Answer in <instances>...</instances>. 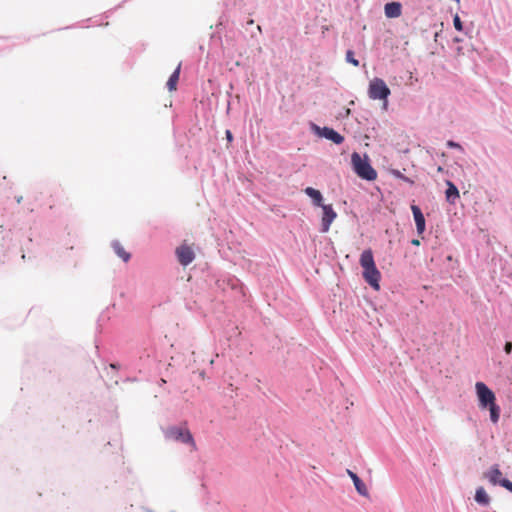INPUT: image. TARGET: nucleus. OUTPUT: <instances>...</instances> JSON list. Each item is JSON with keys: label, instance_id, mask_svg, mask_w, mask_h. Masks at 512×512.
Returning a JSON list of instances; mask_svg holds the SVG:
<instances>
[{"label": "nucleus", "instance_id": "f257e3e1", "mask_svg": "<svg viewBox=\"0 0 512 512\" xmlns=\"http://www.w3.org/2000/svg\"><path fill=\"white\" fill-rule=\"evenodd\" d=\"M475 388L479 399V406L482 409L488 408L491 421L497 423L500 417V408L496 404L495 394L483 382H477Z\"/></svg>", "mask_w": 512, "mask_h": 512}, {"label": "nucleus", "instance_id": "f03ea898", "mask_svg": "<svg viewBox=\"0 0 512 512\" xmlns=\"http://www.w3.org/2000/svg\"><path fill=\"white\" fill-rule=\"evenodd\" d=\"M360 265L363 268V278L374 289H379L381 274L377 269L371 249L364 250L360 256Z\"/></svg>", "mask_w": 512, "mask_h": 512}, {"label": "nucleus", "instance_id": "7ed1b4c3", "mask_svg": "<svg viewBox=\"0 0 512 512\" xmlns=\"http://www.w3.org/2000/svg\"><path fill=\"white\" fill-rule=\"evenodd\" d=\"M164 436L167 440L177 441L190 445L192 451L197 450L196 442L186 424L180 426H170L166 428L164 430Z\"/></svg>", "mask_w": 512, "mask_h": 512}, {"label": "nucleus", "instance_id": "20e7f679", "mask_svg": "<svg viewBox=\"0 0 512 512\" xmlns=\"http://www.w3.org/2000/svg\"><path fill=\"white\" fill-rule=\"evenodd\" d=\"M351 162L355 173L362 179L374 181L377 178L376 170L369 163L368 158L361 157L357 152L351 155Z\"/></svg>", "mask_w": 512, "mask_h": 512}, {"label": "nucleus", "instance_id": "39448f33", "mask_svg": "<svg viewBox=\"0 0 512 512\" xmlns=\"http://www.w3.org/2000/svg\"><path fill=\"white\" fill-rule=\"evenodd\" d=\"M368 95L373 100H384L390 95V89L383 79L374 78L369 83Z\"/></svg>", "mask_w": 512, "mask_h": 512}, {"label": "nucleus", "instance_id": "423d86ee", "mask_svg": "<svg viewBox=\"0 0 512 512\" xmlns=\"http://www.w3.org/2000/svg\"><path fill=\"white\" fill-rule=\"evenodd\" d=\"M176 256L179 263L183 266L189 265L195 259L193 248L186 243L177 247Z\"/></svg>", "mask_w": 512, "mask_h": 512}, {"label": "nucleus", "instance_id": "0eeeda50", "mask_svg": "<svg viewBox=\"0 0 512 512\" xmlns=\"http://www.w3.org/2000/svg\"><path fill=\"white\" fill-rule=\"evenodd\" d=\"M323 210V215L321 219V231L326 233L329 231L332 222L337 217L336 212L334 211L332 205H321Z\"/></svg>", "mask_w": 512, "mask_h": 512}, {"label": "nucleus", "instance_id": "6e6552de", "mask_svg": "<svg viewBox=\"0 0 512 512\" xmlns=\"http://www.w3.org/2000/svg\"><path fill=\"white\" fill-rule=\"evenodd\" d=\"M411 210L416 224L417 233L422 235L426 229V223L424 215L421 209L417 205H412Z\"/></svg>", "mask_w": 512, "mask_h": 512}, {"label": "nucleus", "instance_id": "1a4fd4ad", "mask_svg": "<svg viewBox=\"0 0 512 512\" xmlns=\"http://www.w3.org/2000/svg\"><path fill=\"white\" fill-rule=\"evenodd\" d=\"M384 12L388 18H397L402 13V5L399 2L387 3L384 7Z\"/></svg>", "mask_w": 512, "mask_h": 512}, {"label": "nucleus", "instance_id": "9d476101", "mask_svg": "<svg viewBox=\"0 0 512 512\" xmlns=\"http://www.w3.org/2000/svg\"><path fill=\"white\" fill-rule=\"evenodd\" d=\"M501 476H502V473H501L498 465L492 466L489 471L484 473V477L486 479H488V481L492 485H497V484L500 485V482L502 481Z\"/></svg>", "mask_w": 512, "mask_h": 512}, {"label": "nucleus", "instance_id": "9b49d317", "mask_svg": "<svg viewBox=\"0 0 512 512\" xmlns=\"http://www.w3.org/2000/svg\"><path fill=\"white\" fill-rule=\"evenodd\" d=\"M447 189L445 191L446 200L450 204H455L456 200L460 197L458 188L451 182L447 181Z\"/></svg>", "mask_w": 512, "mask_h": 512}, {"label": "nucleus", "instance_id": "f8f14e48", "mask_svg": "<svg viewBox=\"0 0 512 512\" xmlns=\"http://www.w3.org/2000/svg\"><path fill=\"white\" fill-rule=\"evenodd\" d=\"M348 475L352 479L357 492L362 496H368V490L362 480L351 470H347Z\"/></svg>", "mask_w": 512, "mask_h": 512}, {"label": "nucleus", "instance_id": "ddd939ff", "mask_svg": "<svg viewBox=\"0 0 512 512\" xmlns=\"http://www.w3.org/2000/svg\"><path fill=\"white\" fill-rule=\"evenodd\" d=\"M322 135L335 144H341L344 141V137L332 128L324 127Z\"/></svg>", "mask_w": 512, "mask_h": 512}, {"label": "nucleus", "instance_id": "4468645a", "mask_svg": "<svg viewBox=\"0 0 512 512\" xmlns=\"http://www.w3.org/2000/svg\"><path fill=\"white\" fill-rule=\"evenodd\" d=\"M304 191L313 200V204L315 206L321 207V205H324L322 203L323 197L319 190L312 187H307Z\"/></svg>", "mask_w": 512, "mask_h": 512}, {"label": "nucleus", "instance_id": "2eb2a0df", "mask_svg": "<svg viewBox=\"0 0 512 512\" xmlns=\"http://www.w3.org/2000/svg\"><path fill=\"white\" fill-rule=\"evenodd\" d=\"M180 69H181V64H178L175 71L169 77V79L167 81V88L169 89V91H175L177 89V83L179 81V76H180Z\"/></svg>", "mask_w": 512, "mask_h": 512}, {"label": "nucleus", "instance_id": "dca6fc26", "mask_svg": "<svg viewBox=\"0 0 512 512\" xmlns=\"http://www.w3.org/2000/svg\"><path fill=\"white\" fill-rule=\"evenodd\" d=\"M112 247L115 251V253L124 261V262H128L129 259H130V253H128L124 248L123 246L115 241L112 243Z\"/></svg>", "mask_w": 512, "mask_h": 512}, {"label": "nucleus", "instance_id": "f3484780", "mask_svg": "<svg viewBox=\"0 0 512 512\" xmlns=\"http://www.w3.org/2000/svg\"><path fill=\"white\" fill-rule=\"evenodd\" d=\"M475 500L482 505H488L490 502V497L486 493L483 487H479L475 493Z\"/></svg>", "mask_w": 512, "mask_h": 512}, {"label": "nucleus", "instance_id": "a211bd4d", "mask_svg": "<svg viewBox=\"0 0 512 512\" xmlns=\"http://www.w3.org/2000/svg\"><path fill=\"white\" fill-rule=\"evenodd\" d=\"M346 61L351 63L355 67L359 66V61L355 59L354 52L352 50H348L346 52Z\"/></svg>", "mask_w": 512, "mask_h": 512}, {"label": "nucleus", "instance_id": "6ab92c4d", "mask_svg": "<svg viewBox=\"0 0 512 512\" xmlns=\"http://www.w3.org/2000/svg\"><path fill=\"white\" fill-rule=\"evenodd\" d=\"M392 173H393V175H394L396 178H399V179H401V180H403V181H405V182H407V183H409V184H411V185H412V184H414V181H413V180H411L410 178H408V177L404 176L400 171H398V170H394Z\"/></svg>", "mask_w": 512, "mask_h": 512}, {"label": "nucleus", "instance_id": "aec40b11", "mask_svg": "<svg viewBox=\"0 0 512 512\" xmlns=\"http://www.w3.org/2000/svg\"><path fill=\"white\" fill-rule=\"evenodd\" d=\"M453 24H454L455 29H457L458 31L463 30L462 22L460 20V17L457 14L453 18Z\"/></svg>", "mask_w": 512, "mask_h": 512}, {"label": "nucleus", "instance_id": "412c9836", "mask_svg": "<svg viewBox=\"0 0 512 512\" xmlns=\"http://www.w3.org/2000/svg\"><path fill=\"white\" fill-rule=\"evenodd\" d=\"M500 485L512 493V482L511 481H509L508 479H502V481L500 482Z\"/></svg>", "mask_w": 512, "mask_h": 512}, {"label": "nucleus", "instance_id": "4be33fe9", "mask_svg": "<svg viewBox=\"0 0 512 512\" xmlns=\"http://www.w3.org/2000/svg\"><path fill=\"white\" fill-rule=\"evenodd\" d=\"M447 146L450 147V148H457V149L462 150V146L459 143H456V142H454L452 140H449L447 142Z\"/></svg>", "mask_w": 512, "mask_h": 512}, {"label": "nucleus", "instance_id": "5701e85b", "mask_svg": "<svg viewBox=\"0 0 512 512\" xmlns=\"http://www.w3.org/2000/svg\"><path fill=\"white\" fill-rule=\"evenodd\" d=\"M504 350L507 354H510L512 351V342H506Z\"/></svg>", "mask_w": 512, "mask_h": 512}, {"label": "nucleus", "instance_id": "b1692460", "mask_svg": "<svg viewBox=\"0 0 512 512\" xmlns=\"http://www.w3.org/2000/svg\"><path fill=\"white\" fill-rule=\"evenodd\" d=\"M226 139L228 140V142H232L233 141V135L231 133L230 130H226Z\"/></svg>", "mask_w": 512, "mask_h": 512}, {"label": "nucleus", "instance_id": "393cba45", "mask_svg": "<svg viewBox=\"0 0 512 512\" xmlns=\"http://www.w3.org/2000/svg\"><path fill=\"white\" fill-rule=\"evenodd\" d=\"M411 244L414 245V246H419L420 245V241L418 239H413L411 241Z\"/></svg>", "mask_w": 512, "mask_h": 512}, {"label": "nucleus", "instance_id": "a878e982", "mask_svg": "<svg viewBox=\"0 0 512 512\" xmlns=\"http://www.w3.org/2000/svg\"><path fill=\"white\" fill-rule=\"evenodd\" d=\"M438 172H443V168L441 166L438 167Z\"/></svg>", "mask_w": 512, "mask_h": 512}, {"label": "nucleus", "instance_id": "bb28decb", "mask_svg": "<svg viewBox=\"0 0 512 512\" xmlns=\"http://www.w3.org/2000/svg\"><path fill=\"white\" fill-rule=\"evenodd\" d=\"M456 2H459L460 0H455Z\"/></svg>", "mask_w": 512, "mask_h": 512}]
</instances>
